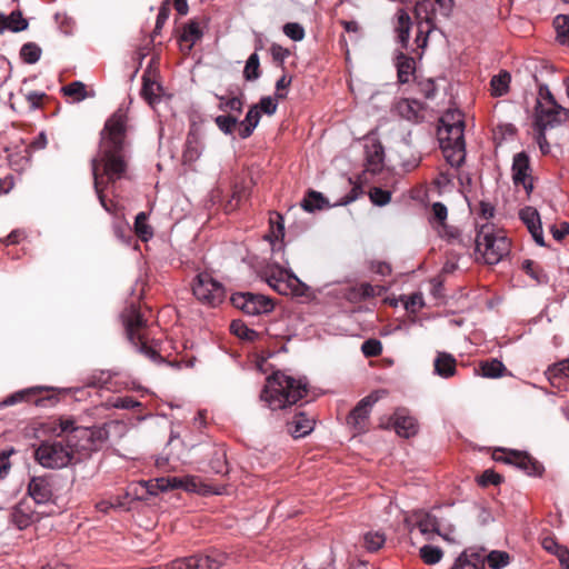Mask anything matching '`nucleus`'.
<instances>
[{
	"label": "nucleus",
	"mask_w": 569,
	"mask_h": 569,
	"mask_svg": "<svg viewBox=\"0 0 569 569\" xmlns=\"http://www.w3.org/2000/svg\"><path fill=\"white\" fill-rule=\"evenodd\" d=\"M73 455L68 442L43 441L38 446V463L44 468L60 469L64 468L71 461Z\"/></svg>",
	"instance_id": "obj_10"
},
{
	"label": "nucleus",
	"mask_w": 569,
	"mask_h": 569,
	"mask_svg": "<svg viewBox=\"0 0 569 569\" xmlns=\"http://www.w3.org/2000/svg\"><path fill=\"white\" fill-rule=\"evenodd\" d=\"M148 216L146 212H139L134 219V232L141 239L147 242L153 237V230L147 222Z\"/></svg>",
	"instance_id": "obj_35"
},
{
	"label": "nucleus",
	"mask_w": 569,
	"mask_h": 569,
	"mask_svg": "<svg viewBox=\"0 0 569 569\" xmlns=\"http://www.w3.org/2000/svg\"><path fill=\"white\" fill-rule=\"evenodd\" d=\"M110 380V375L104 372V371H100V372H94L92 375H90L87 379H86V386L87 387H93V388H100V387H103L104 385L108 383V381Z\"/></svg>",
	"instance_id": "obj_57"
},
{
	"label": "nucleus",
	"mask_w": 569,
	"mask_h": 569,
	"mask_svg": "<svg viewBox=\"0 0 569 569\" xmlns=\"http://www.w3.org/2000/svg\"><path fill=\"white\" fill-rule=\"evenodd\" d=\"M211 470L217 473L224 476L229 472V467L226 458V452L222 449L214 450L210 460Z\"/></svg>",
	"instance_id": "obj_42"
},
{
	"label": "nucleus",
	"mask_w": 569,
	"mask_h": 569,
	"mask_svg": "<svg viewBox=\"0 0 569 569\" xmlns=\"http://www.w3.org/2000/svg\"><path fill=\"white\" fill-rule=\"evenodd\" d=\"M396 111L411 122H420L423 119V104L416 99H400L396 104Z\"/></svg>",
	"instance_id": "obj_22"
},
{
	"label": "nucleus",
	"mask_w": 569,
	"mask_h": 569,
	"mask_svg": "<svg viewBox=\"0 0 569 569\" xmlns=\"http://www.w3.org/2000/svg\"><path fill=\"white\" fill-rule=\"evenodd\" d=\"M377 401L378 397L375 393H370L362 398L350 412L348 423L352 425L358 432H363L366 430V422L369 418L372 406Z\"/></svg>",
	"instance_id": "obj_17"
},
{
	"label": "nucleus",
	"mask_w": 569,
	"mask_h": 569,
	"mask_svg": "<svg viewBox=\"0 0 569 569\" xmlns=\"http://www.w3.org/2000/svg\"><path fill=\"white\" fill-rule=\"evenodd\" d=\"M52 493L48 486V483L40 477H38V507L41 505H46Z\"/></svg>",
	"instance_id": "obj_59"
},
{
	"label": "nucleus",
	"mask_w": 569,
	"mask_h": 569,
	"mask_svg": "<svg viewBox=\"0 0 569 569\" xmlns=\"http://www.w3.org/2000/svg\"><path fill=\"white\" fill-rule=\"evenodd\" d=\"M203 144L196 132L190 131L187 136L182 159L184 163L196 162L202 154Z\"/></svg>",
	"instance_id": "obj_25"
},
{
	"label": "nucleus",
	"mask_w": 569,
	"mask_h": 569,
	"mask_svg": "<svg viewBox=\"0 0 569 569\" xmlns=\"http://www.w3.org/2000/svg\"><path fill=\"white\" fill-rule=\"evenodd\" d=\"M109 406L117 409H133L136 407H140L141 403L137 400H134L132 397L124 396V397H117L112 400H110Z\"/></svg>",
	"instance_id": "obj_55"
},
{
	"label": "nucleus",
	"mask_w": 569,
	"mask_h": 569,
	"mask_svg": "<svg viewBox=\"0 0 569 569\" xmlns=\"http://www.w3.org/2000/svg\"><path fill=\"white\" fill-rule=\"evenodd\" d=\"M476 251L480 253L488 264H497L510 251V241L501 230L485 223L476 237Z\"/></svg>",
	"instance_id": "obj_5"
},
{
	"label": "nucleus",
	"mask_w": 569,
	"mask_h": 569,
	"mask_svg": "<svg viewBox=\"0 0 569 569\" xmlns=\"http://www.w3.org/2000/svg\"><path fill=\"white\" fill-rule=\"evenodd\" d=\"M214 123L224 134H232L238 127V118L231 114H220L214 118Z\"/></svg>",
	"instance_id": "obj_47"
},
{
	"label": "nucleus",
	"mask_w": 569,
	"mask_h": 569,
	"mask_svg": "<svg viewBox=\"0 0 569 569\" xmlns=\"http://www.w3.org/2000/svg\"><path fill=\"white\" fill-rule=\"evenodd\" d=\"M114 237L124 244H130L132 241V231L130 224L126 221H116L112 224Z\"/></svg>",
	"instance_id": "obj_48"
},
{
	"label": "nucleus",
	"mask_w": 569,
	"mask_h": 569,
	"mask_svg": "<svg viewBox=\"0 0 569 569\" xmlns=\"http://www.w3.org/2000/svg\"><path fill=\"white\" fill-rule=\"evenodd\" d=\"M260 59L259 56L256 52L251 53L246 62L244 69H243V78L247 81H256L260 78Z\"/></svg>",
	"instance_id": "obj_37"
},
{
	"label": "nucleus",
	"mask_w": 569,
	"mask_h": 569,
	"mask_svg": "<svg viewBox=\"0 0 569 569\" xmlns=\"http://www.w3.org/2000/svg\"><path fill=\"white\" fill-rule=\"evenodd\" d=\"M216 98L220 101L218 108L221 111H233L241 113L243 109V101L239 97L228 98L226 96L216 94Z\"/></svg>",
	"instance_id": "obj_44"
},
{
	"label": "nucleus",
	"mask_w": 569,
	"mask_h": 569,
	"mask_svg": "<svg viewBox=\"0 0 569 569\" xmlns=\"http://www.w3.org/2000/svg\"><path fill=\"white\" fill-rule=\"evenodd\" d=\"M260 110L257 104H253L248 110L243 120H238V133L241 139L249 138L260 121Z\"/></svg>",
	"instance_id": "obj_26"
},
{
	"label": "nucleus",
	"mask_w": 569,
	"mask_h": 569,
	"mask_svg": "<svg viewBox=\"0 0 569 569\" xmlns=\"http://www.w3.org/2000/svg\"><path fill=\"white\" fill-rule=\"evenodd\" d=\"M385 150L380 142L372 141L365 146V172L376 174L383 168Z\"/></svg>",
	"instance_id": "obj_20"
},
{
	"label": "nucleus",
	"mask_w": 569,
	"mask_h": 569,
	"mask_svg": "<svg viewBox=\"0 0 569 569\" xmlns=\"http://www.w3.org/2000/svg\"><path fill=\"white\" fill-rule=\"evenodd\" d=\"M308 383L305 379H295L282 372H274L267 379L260 399L271 410L286 409L296 405L307 395Z\"/></svg>",
	"instance_id": "obj_3"
},
{
	"label": "nucleus",
	"mask_w": 569,
	"mask_h": 569,
	"mask_svg": "<svg viewBox=\"0 0 569 569\" xmlns=\"http://www.w3.org/2000/svg\"><path fill=\"white\" fill-rule=\"evenodd\" d=\"M456 372V359L452 355L447 352H438L435 359V373L442 377L449 378Z\"/></svg>",
	"instance_id": "obj_29"
},
{
	"label": "nucleus",
	"mask_w": 569,
	"mask_h": 569,
	"mask_svg": "<svg viewBox=\"0 0 569 569\" xmlns=\"http://www.w3.org/2000/svg\"><path fill=\"white\" fill-rule=\"evenodd\" d=\"M270 54L274 62H277L279 66H283L284 60L290 56V50L287 48H283L282 46L278 43H272L270 47Z\"/></svg>",
	"instance_id": "obj_58"
},
{
	"label": "nucleus",
	"mask_w": 569,
	"mask_h": 569,
	"mask_svg": "<svg viewBox=\"0 0 569 569\" xmlns=\"http://www.w3.org/2000/svg\"><path fill=\"white\" fill-rule=\"evenodd\" d=\"M192 292L197 300L209 307L218 306L223 301L226 296L222 283L208 272H200L196 276Z\"/></svg>",
	"instance_id": "obj_9"
},
{
	"label": "nucleus",
	"mask_w": 569,
	"mask_h": 569,
	"mask_svg": "<svg viewBox=\"0 0 569 569\" xmlns=\"http://www.w3.org/2000/svg\"><path fill=\"white\" fill-rule=\"evenodd\" d=\"M370 200L379 207L386 206L391 200V192L379 187H373L369 192Z\"/></svg>",
	"instance_id": "obj_53"
},
{
	"label": "nucleus",
	"mask_w": 569,
	"mask_h": 569,
	"mask_svg": "<svg viewBox=\"0 0 569 569\" xmlns=\"http://www.w3.org/2000/svg\"><path fill=\"white\" fill-rule=\"evenodd\" d=\"M230 330L237 337L253 341L258 337V332L247 327L242 320H233L230 325Z\"/></svg>",
	"instance_id": "obj_45"
},
{
	"label": "nucleus",
	"mask_w": 569,
	"mask_h": 569,
	"mask_svg": "<svg viewBox=\"0 0 569 569\" xmlns=\"http://www.w3.org/2000/svg\"><path fill=\"white\" fill-rule=\"evenodd\" d=\"M522 269L529 274L532 279L538 282H547V276L540 269V267L532 260H525L522 262Z\"/></svg>",
	"instance_id": "obj_52"
},
{
	"label": "nucleus",
	"mask_w": 569,
	"mask_h": 569,
	"mask_svg": "<svg viewBox=\"0 0 569 569\" xmlns=\"http://www.w3.org/2000/svg\"><path fill=\"white\" fill-rule=\"evenodd\" d=\"M397 435L410 438L418 431L417 421L413 417L397 413L393 422Z\"/></svg>",
	"instance_id": "obj_30"
},
{
	"label": "nucleus",
	"mask_w": 569,
	"mask_h": 569,
	"mask_svg": "<svg viewBox=\"0 0 569 569\" xmlns=\"http://www.w3.org/2000/svg\"><path fill=\"white\" fill-rule=\"evenodd\" d=\"M327 204V201L322 193L318 191H309L308 196L302 200L301 207L308 212L320 210Z\"/></svg>",
	"instance_id": "obj_39"
},
{
	"label": "nucleus",
	"mask_w": 569,
	"mask_h": 569,
	"mask_svg": "<svg viewBox=\"0 0 569 569\" xmlns=\"http://www.w3.org/2000/svg\"><path fill=\"white\" fill-rule=\"evenodd\" d=\"M226 555L213 551L209 555H193L178 558L166 566V569H220L226 562Z\"/></svg>",
	"instance_id": "obj_15"
},
{
	"label": "nucleus",
	"mask_w": 569,
	"mask_h": 569,
	"mask_svg": "<svg viewBox=\"0 0 569 569\" xmlns=\"http://www.w3.org/2000/svg\"><path fill=\"white\" fill-rule=\"evenodd\" d=\"M498 452L493 456L496 461L515 466L528 476H541L543 472V466L525 451L500 449Z\"/></svg>",
	"instance_id": "obj_13"
},
{
	"label": "nucleus",
	"mask_w": 569,
	"mask_h": 569,
	"mask_svg": "<svg viewBox=\"0 0 569 569\" xmlns=\"http://www.w3.org/2000/svg\"><path fill=\"white\" fill-rule=\"evenodd\" d=\"M287 428L292 437L302 438L313 430L315 419L305 411L296 409L293 417L287 422Z\"/></svg>",
	"instance_id": "obj_19"
},
{
	"label": "nucleus",
	"mask_w": 569,
	"mask_h": 569,
	"mask_svg": "<svg viewBox=\"0 0 569 569\" xmlns=\"http://www.w3.org/2000/svg\"><path fill=\"white\" fill-rule=\"evenodd\" d=\"M127 112L119 108L106 122L101 132L100 151L91 160L94 190L101 206L109 211L102 193L101 184L106 177L108 182H116L123 178L127 170L123 147L127 131Z\"/></svg>",
	"instance_id": "obj_1"
},
{
	"label": "nucleus",
	"mask_w": 569,
	"mask_h": 569,
	"mask_svg": "<svg viewBox=\"0 0 569 569\" xmlns=\"http://www.w3.org/2000/svg\"><path fill=\"white\" fill-rule=\"evenodd\" d=\"M447 162L453 167L459 168L466 157V146H449L448 148H441Z\"/></svg>",
	"instance_id": "obj_33"
},
{
	"label": "nucleus",
	"mask_w": 569,
	"mask_h": 569,
	"mask_svg": "<svg viewBox=\"0 0 569 569\" xmlns=\"http://www.w3.org/2000/svg\"><path fill=\"white\" fill-rule=\"evenodd\" d=\"M416 526L418 527L421 535L426 537V539L431 540L436 535L443 537L440 532V523L438 518L428 511H419L415 515Z\"/></svg>",
	"instance_id": "obj_21"
},
{
	"label": "nucleus",
	"mask_w": 569,
	"mask_h": 569,
	"mask_svg": "<svg viewBox=\"0 0 569 569\" xmlns=\"http://www.w3.org/2000/svg\"><path fill=\"white\" fill-rule=\"evenodd\" d=\"M519 217L522 220V222L527 226L535 242L540 247H545L546 242L543 238L540 214L537 211V209H535L533 207H525L523 209L520 210Z\"/></svg>",
	"instance_id": "obj_18"
},
{
	"label": "nucleus",
	"mask_w": 569,
	"mask_h": 569,
	"mask_svg": "<svg viewBox=\"0 0 569 569\" xmlns=\"http://www.w3.org/2000/svg\"><path fill=\"white\" fill-rule=\"evenodd\" d=\"M169 14H170V9L168 8V6L164 3L160 9H159V12L157 14V20H156V27H154V30H153V34H158L160 32V30L162 29V27L164 26V23L167 22L168 18H169Z\"/></svg>",
	"instance_id": "obj_63"
},
{
	"label": "nucleus",
	"mask_w": 569,
	"mask_h": 569,
	"mask_svg": "<svg viewBox=\"0 0 569 569\" xmlns=\"http://www.w3.org/2000/svg\"><path fill=\"white\" fill-rule=\"evenodd\" d=\"M501 481H502V477L491 469L483 471V473L481 475V477L479 479V482L482 486L499 485Z\"/></svg>",
	"instance_id": "obj_61"
},
{
	"label": "nucleus",
	"mask_w": 569,
	"mask_h": 569,
	"mask_svg": "<svg viewBox=\"0 0 569 569\" xmlns=\"http://www.w3.org/2000/svg\"><path fill=\"white\" fill-rule=\"evenodd\" d=\"M160 89L161 87L158 82L143 77L141 94L149 102V104L152 106L159 100L158 92L160 91Z\"/></svg>",
	"instance_id": "obj_43"
},
{
	"label": "nucleus",
	"mask_w": 569,
	"mask_h": 569,
	"mask_svg": "<svg viewBox=\"0 0 569 569\" xmlns=\"http://www.w3.org/2000/svg\"><path fill=\"white\" fill-rule=\"evenodd\" d=\"M64 96L72 97L74 101H82L87 97L84 83L81 81H73L62 88Z\"/></svg>",
	"instance_id": "obj_49"
},
{
	"label": "nucleus",
	"mask_w": 569,
	"mask_h": 569,
	"mask_svg": "<svg viewBox=\"0 0 569 569\" xmlns=\"http://www.w3.org/2000/svg\"><path fill=\"white\" fill-rule=\"evenodd\" d=\"M232 305L248 316H259L273 310L272 300L263 295L238 292L231 296Z\"/></svg>",
	"instance_id": "obj_14"
},
{
	"label": "nucleus",
	"mask_w": 569,
	"mask_h": 569,
	"mask_svg": "<svg viewBox=\"0 0 569 569\" xmlns=\"http://www.w3.org/2000/svg\"><path fill=\"white\" fill-rule=\"evenodd\" d=\"M512 181L515 186H522L529 194L533 190L531 167L529 156L522 151L513 156L512 159Z\"/></svg>",
	"instance_id": "obj_16"
},
{
	"label": "nucleus",
	"mask_w": 569,
	"mask_h": 569,
	"mask_svg": "<svg viewBox=\"0 0 569 569\" xmlns=\"http://www.w3.org/2000/svg\"><path fill=\"white\" fill-rule=\"evenodd\" d=\"M557 40L561 44L569 46V17L559 14L553 20Z\"/></svg>",
	"instance_id": "obj_38"
},
{
	"label": "nucleus",
	"mask_w": 569,
	"mask_h": 569,
	"mask_svg": "<svg viewBox=\"0 0 569 569\" xmlns=\"http://www.w3.org/2000/svg\"><path fill=\"white\" fill-rule=\"evenodd\" d=\"M263 277L266 282L280 295L301 297L308 289L296 274L279 266H268Z\"/></svg>",
	"instance_id": "obj_7"
},
{
	"label": "nucleus",
	"mask_w": 569,
	"mask_h": 569,
	"mask_svg": "<svg viewBox=\"0 0 569 569\" xmlns=\"http://www.w3.org/2000/svg\"><path fill=\"white\" fill-rule=\"evenodd\" d=\"M283 33L293 41L303 40L306 32L303 27L298 22H288L282 27Z\"/></svg>",
	"instance_id": "obj_51"
},
{
	"label": "nucleus",
	"mask_w": 569,
	"mask_h": 569,
	"mask_svg": "<svg viewBox=\"0 0 569 569\" xmlns=\"http://www.w3.org/2000/svg\"><path fill=\"white\" fill-rule=\"evenodd\" d=\"M410 29H411V19L408 12L403 9L398 10L397 12V24L395 27V31L397 33L398 42L402 48L408 47L409 38H410Z\"/></svg>",
	"instance_id": "obj_28"
},
{
	"label": "nucleus",
	"mask_w": 569,
	"mask_h": 569,
	"mask_svg": "<svg viewBox=\"0 0 569 569\" xmlns=\"http://www.w3.org/2000/svg\"><path fill=\"white\" fill-rule=\"evenodd\" d=\"M80 388H47L38 386V407H51L59 402L61 397L76 393Z\"/></svg>",
	"instance_id": "obj_23"
},
{
	"label": "nucleus",
	"mask_w": 569,
	"mask_h": 569,
	"mask_svg": "<svg viewBox=\"0 0 569 569\" xmlns=\"http://www.w3.org/2000/svg\"><path fill=\"white\" fill-rule=\"evenodd\" d=\"M39 430L64 437L72 453L96 450L107 438V432L102 428L78 426L70 417H61L49 423H38Z\"/></svg>",
	"instance_id": "obj_2"
},
{
	"label": "nucleus",
	"mask_w": 569,
	"mask_h": 569,
	"mask_svg": "<svg viewBox=\"0 0 569 569\" xmlns=\"http://www.w3.org/2000/svg\"><path fill=\"white\" fill-rule=\"evenodd\" d=\"M547 373L549 378H569V358L551 365Z\"/></svg>",
	"instance_id": "obj_50"
},
{
	"label": "nucleus",
	"mask_w": 569,
	"mask_h": 569,
	"mask_svg": "<svg viewBox=\"0 0 569 569\" xmlns=\"http://www.w3.org/2000/svg\"><path fill=\"white\" fill-rule=\"evenodd\" d=\"M465 122L462 113L458 110H449L440 119L438 140L441 148L449 146H466Z\"/></svg>",
	"instance_id": "obj_8"
},
{
	"label": "nucleus",
	"mask_w": 569,
	"mask_h": 569,
	"mask_svg": "<svg viewBox=\"0 0 569 569\" xmlns=\"http://www.w3.org/2000/svg\"><path fill=\"white\" fill-rule=\"evenodd\" d=\"M257 106H258L260 112L262 111L268 116H272L277 111L278 102L273 98L268 96V97H262L260 99L259 104H257Z\"/></svg>",
	"instance_id": "obj_60"
},
{
	"label": "nucleus",
	"mask_w": 569,
	"mask_h": 569,
	"mask_svg": "<svg viewBox=\"0 0 569 569\" xmlns=\"http://www.w3.org/2000/svg\"><path fill=\"white\" fill-rule=\"evenodd\" d=\"M203 33L200 29V26L196 21L188 22L182 30V33L179 38L180 42L188 43L186 47V51L189 52L193 48V46L202 38Z\"/></svg>",
	"instance_id": "obj_31"
},
{
	"label": "nucleus",
	"mask_w": 569,
	"mask_h": 569,
	"mask_svg": "<svg viewBox=\"0 0 569 569\" xmlns=\"http://www.w3.org/2000/svg\"><path fill=\"white\" fill-rule=\"evenodd\" d=\"M291 83V77H288L287 74H283L277 82H276V97L278 99H283L287 96L286 89Z\"/></svg>",
	"instance_id": "obj_64"
},
{
	"label": "nucleus",
	"mask_w": 569,
	"mask_h": 569,
	"mask_svg": "<svg viewBox=\"0 0 569 569\" xmlns=\"http://www.w3.org/2000/svg\"><path fill=\"white\" fill-rule=\"evenodd\" d=\"M421 559L427 565H436L438 563L442 558V550L439 547L431 546V545H425L419 550Z\"/></svg>",
	"instance_id": "obj_46"
},
{
	"label": "nucleus",
	"mask_w": 569,
	"mask_h": 569,
	"mask_svg": "<svg viewBox=\"0 0 569 569\" xmlns=\"http://www.w3.org/2000/svg\"><path fill=\"white\" fill-rule=\"evenodd\" d=\"M20 57L27 63H36V43H26L20 50Z\"/></svg>",
	"instance_id": "obj_62"
},
{
	"label": "nucleus",
	"mask_w": 569,
	"mask_h": 569,
	"mask_svg": "<svg viewBox=\"0 0 569 569\" xmlns=\"http://www.w3.org/2000/svg\"><path fill=\"white\" fill-rule=\"evenodd\" d=\"M485 555L482 551H465L456 560L451 569H483Z\"/></svg>",
	"instance_id": "obj_27"
},
{
	"label": "nucleus",
	"mask_w": 569,
	"mask_h": 569,
	"mask_svg": "<svg viewBox=\"0 0 569 569\" xmlns=\"http://www.w3.org/2000/svg\"><path fill=\"white\" fill-rule=\"evenodd\" d=\"M510 83V74L507 71H501L498 74L493 76L490 86L491 93L495 97H501L508 92Z\"/></svg>",
	"instance_id": "obj_34"
},
{
	"label": "nucleus",
	"mask_w": 569,
	"mask_h": 569,
	"mask_svg": "<svg viewBox=\"0 0 569 569\" xmlns=\"http://www.w3.org/2000/svg\"><path fill=\"white\" fill-rule=\"evenodd\" d=\"M386 535L382 531H368L363 535V547L369 552H376L383 547Z\"/></svg>",
	"instance_id": "obj_36"
},
{
	"label": "nucleus",
	"mask_w": 569,
	"mask_h": 569,
	"mask_svg": "<svg viewBox=\"0 0 569 569\" xmlns=\"http://www.w3.org/2000/svg\"><path fill=\"white\" fill-rule=\"evenodd\" d=\"M361 351L366 357H377L382 351V345L377 339H368L362 343Z\"/></svg>",
	"instance_id": "obj_56"
},
{
	"label": "nucleus",
	"mask_w": 569,
	"mask_h": 569,
	"mask_svg": "<svg viewBox=\"0 0 569 569\" xmlns=\"http://www.w3.org/2000/svg\"><path fill=\"white\" fill-rule=\"evenodd\" d=\"M486 561L491 569H502L509 565L510 556L506 551L492 550L485 556V562Z\"/></svg>",
	"instance_id": "obj_40"
},
{
	"label": "nucleus",
	"mask_w": 569,
	"mask_h": 569,
	"mask_svg": "<svg viewBox=\"0 0 569 569\" xmlns=\"http://www.w3.org/2000/svg\"><path fill=\"white\" fill-rule=\"evenodd\" d=\"M169 489H183L186 491H198L197 479L194 477H161L150 480H141L129 485L127 496L134 500H148L151 496H157L160 491Z\"/></svg>",
	"instance_id": "obj_4"
},
{
	"label": "nucleus",
	"mask_w": 569,
	"mask_h": 569,
	"mask_svg": "<svg viewBox=\"0 0 569 569\" xmlns=\"http://www.w3.org/2000/svg\"><path fill=\"white\" fill-rule=\"evenodd\" d=\"M36 392V388L34 387H31V388H28V389H23V390H19L10 396H8L7 398H4L1 402H0V408L2 407H8V406H13L18 402H21L23 401L29 395Z\"/></svg>",
	"instance_id": "obj_54"
},
{
	"label": "nucleus",
	"mask_w": 569,
	"mask_h": 569,
	"mask_svg": "<svg viewBox=\"0 0 569 569\" xmlns=\"http://www.w3.org/2000/svg\"><path fill=\"white\" fill-rule=\"evenodd\" d=\"M505 370V365L498 359H491L481 363V373L486 378L495 379L502 377Z\"/></svg>",
	"instance_id": "obj_41"
},
{
	"label": "nucleus",
	"mask_w": 569,
	"mask_h": 569,
	"mask_svg": "<svg viewBox=\"0 0 569 569\" xmlns=\"http://www.w3.org/2000/svg\"><path fill=\"white\" fill-rule=\"evenodd\" d=\"M569 118V110L558 104L557 101H537L535 108V128L541 130L553 129Z\"/></svg>",
	"instance_id": "obj_11"
},
{
	"label": "nucleus",
	"mask_w": 569,
	"mask_h": 569,
	"mask_svg": "<svg viewBox=\"0 0 569 569\" xmlns=\"http://www.w3.org/2000/svg\"><path fill=\"white\" fill-rule=\"evenodd\" d=\"M415 72V60L405 54L397 58V73L400 83H408Z\"/></svg>",
	"instance_id": "obj_32"
},
{
	"label": "nucleus",
	"mask_w": 569,
	"mask_h": 569,
	"mask_svg": "<svg viewBox=\"0 0 569 569\" xmlns=\"http://www.w3.org/2000/svg\"><path fill=\"white\" fill-rule=\"evenodd\" d=\"M36 512V476L30 478L28 495L22 498L12 509L11 520L13 525L22 530L30 527L34 521Z\"/></svg>",
	"instance_id": "obj_12"
},
{
	"label": "nucleus",
	"mask_w": 569,
	"mask_h": 569,
	"mask_svg": "<svg viewBox=\"0 0 569 569\" xmlns=\"http://www.w3.org/2000/svg\"><path fill=\"white\" fill-rule=\"evenodd\" d=\"M122 319L127 338L136 350L152 360L160 358V355L147 345L144 333L146 320L141 312L136 307L131 306L122 313Z\"/></svg>",
	"instance_id": "obj_6"
},
{
	"label": "nucleus",
	"mask_w": 569,
	"mask_h": 569,
	"mask_svg": "<svg viewBox=\"0 0 569 569\" xmlns=\"http://www.w3.org/2000/svg\"><path fill=\"white\" fill-rule=\"evenodd\" d=\"M28 28V21L21 11L14 10L10 14L0 13V34L4 31L20 32Z\"/></svg>",
	"instance_id": "obj_24"
}]
</instances>
